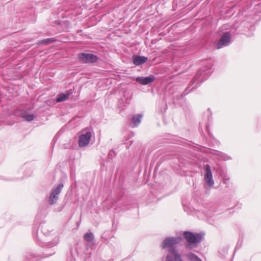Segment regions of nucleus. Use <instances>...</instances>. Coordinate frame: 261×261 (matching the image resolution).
Here are the masks:
<instances>
[{"instance_id": "obj_1", "label": "nucleus", "mask_w": 261, "mask_h": 261, "mask_svg": "<svg viewBox=\"0 0 261 261\" xmlns=\"http://www.w3.org/2000/svg\"><path fill=\"white\" fill-rule=\"evenodd\" d=\"M202 67L199 70L193 77L191 82L189 84L184 92L181 94V97H184L189 93L188 90L191 88L190 91L197 89L200 84L206 80L212 73L211 69L213 66V61L207 59L202 61Z\"/></svg>"}, {"instance_id": "obj_2", "label": "nucleus", "mask_w": 261, "mask_h": 261, "mask_svg": "<svg viewBox=\"0 0 261 261\" xmlns=\"http://www.w3.org/2000/svg\"><path fill=\"white\" fill-rule=\"evenodd\" d=\"M182 240L180 237H167L161 245L162 249H168L169 252L172 254L171 257H173L174 261H184L176 248V245L180 243Z\"/></svg>"}, {"instance_id": "obj_3", "label": "nucleus", "mask_w": 261, "mask_h": 261, "mask_svg": "<svg viewBox=\"0 0 261 261\" xmlns=\"http://www.w3.org/2000/svg\"><path fill=\"white\" fill-rule=\"evenodd\" d=\"M183 236L187 242L185 247L188 249H192L195 247L194 244H197L202 240V236L200 233H194L190 231H185L183 232Z\"/></svg>"}, {"instance_id": "obj_4", "label": "nucleus", "mask_w": 261, "mask_h": 261, "mask_svg": "<svg viewBox=\"0 0 261 261\" xmlns=\"http://www.w3.org/2000/svg\"><path fill=\"white\" fill-rule=\"evenodd\" d=\"M87 251H88V249L85 245L82 244H77L74 249L73 248L70 249V255L68 258L67 261H75V255L76 254L82 258L83 257V261H86L87 256L85 255L87 254Z\"/></svg>"}, {"instance_id": "obj_5", "label": "nucleus", "mask_w": 261, "mask_h": 261, "mask_svg": "<svg viewBox=\"0 0 261 261\" xmlns=\"http://www.w3.org/2000/svg\"><path fill=\"white\" fill-rule=\"evenodd\" d=\"M63 187V184L60 183L51 189L48 198V202L50 205H54L57 202Z\"/></svg>"}, {"instance_id": "obj_6", "label": "nucleus", "mask_w": 261, "mask_h": 261, "mask_svg": "<svg viewBox=\"0 0 261 261\" xmlns=\"http://www.w3.org/2000/svg\"><path fill=\"white\" fill-rule=\"evenodd\" d=\"M79 61L84 64H94L98 60V57L93 54L81 53L77 56Z\"/></svg>"}, {"instance_id": "obj_7", "label": "nucleus", "mask_w": 261, "mask_h": 261, "mask_svg": "<svg viewBox=\"0 0 261 261\" xmlns=\"http://www.w3.org/2000/svg\"><path fill=\"white\" fill-rule=\"evenodd\" d=\"M55 253L54 249H50L49 253L44 252L43 255L31 252L27 254L24 261H40L43 257H49Z\"/></svg>"}, {"instance_id": "obj_8", "label": "nucleus", "mask_w": 261, "mask_h": 261, "mask_svg": "<svg viewBox=\"0 0 261 261\" xmlns=\"http://www.w3.org/2000/svg\"><path fill=\"white\" fill-rule=\"evenodd\" d=\"M33 234L36 238V240L38 241V243H40V245H41L43 247H46V248L51 249V248L56 246L60 242L59 236H56L50 242H44L43 239L41 238V236L39 237L38 232L35 233L34 231H33Z\"/></svg>"}, {"instance_id": "obj_9", "label": "nucleus", "mask_w": 261, "mask_h": 261, "mask_svg": "<svg viewBox=\"0 0 261 261\" xmlns=\"http://www.w3.org/2000/svg\"><path fill=\"white\" fill-rule=\"evenodd\" d=\"M231 42V35L230 32H225L221 36L220 39L216 44L217 49L228 46Z\"/></svg>"}, {"instance_id": "obj_10", "label": "nucleus", "mask_w": 261, "mask_h": 261, "mask_svg": "<svg viewBox=\"0 0 261 261\" xmlns=\"http://www.w3.org/2000/svg\"><path fill=\"white\" fill-rule=\"evenodd\" d=\"M205 171L204 181L210 186L212 187L214 184V181L213 179V174L210 165L206 164L204 166Z\"/></svg>"}, {"instance_id": "obj_11", "label": "nucleus", "mask_w": 261, "mask_h": 261, "mask_svg": "<svg viewBox=\"0 0 261 261\" xmlns=\"http://www.w3.org/2000/svg\"><path fill=\"white\" fill-rule=\"evenodd\" d=\"M91 137V134L89 130H86L84 134L81 135L78 141L80 147H84L89 143Z\"/></svg>"}, {"instance_id": "obj_12", "label": "nucleus", "mask_w": 261, "mask_h": 261, "mask_svg": "<svg viewBox=\"0 0 261 261\" xmlns=\"http://www.w3.org/2000/svg\"><path fill=\"white\" fill-rule=\"evenodd\" d=\"M155 79V76L153 74H150L147 77L138 76L136 77V81L141 85H146L154 81Z\"/></svg>"}, {"instance_id": "obj_13", "label": "nucleus", "mask_w": 261, "mask_h": 261, "mask_svg": "<svg viewBox=\"0 0 261 261\" xmlns=\"http://www.w3.org/2000/svg\"><path fill=\"white\" fill-rule=\"evenodd\" d=\"M142 117L143 115L141 114L133 115L129 126L132 128L137 127L140 124Z\"/></svg>"}, {"instance_id": "obj_14", "label": "nucleus", "mask_w": 261, "mask_h": 261, "mask_svg": "<svg viewBox=\"0 0 261 261\" xmlns=\"http://www.w3.org/2000/svg\"><path fill=\"white\" fill-rule=\"evenodd\" d=\"M148 58L144 56H134L133 57V62L136 66L141 65L146 63Z\"/></svg>"}, {"instance_id": "obj_15", "label": "nucleus", "mask_w": 261, "mask_h": 261, "mask_svg": "<svg viewBox=\"0 0 261 261\" xmlns=\"http://www.w3.org/2000/svg\"><path fill=\"white\" fill-rule=\"evenodd\" d=\"M72 94L71 90L67 91L65 93H59L56 97V101L57 102H61L67 100L69 96Z\"/></svg>"}, {"instance_id": "obj_16", "label": "nucleus", "mask_w": 261, "mask_h": 261, "mask_svg": "<svg viewBox=\"0 0 261 261\" xmlns=\"http://www.w3.org/2000/svg\"><path fill=\"white\" fill-rule=\"evenodd\" d=\"M20 116L27 121L30 122L33 120L35 117L32 114H29L26 111L22 110L20 112Z\"/></svg>"}, {"instance_id": "obj_17", "label": "nucleus", "mask_w": 261, "mask_h": 261, "mask_svg": "<svg viewBox=\"0 0 261 261\" xmlns=\"http://www.w3.org/2000/svg\"><path fill=\"white\" fill-rule=\"evenodd\" d=\"M216 155L219 160L228 161L232 159L229 155L218 151H216Z\"/></svg>"}, {"instance_id": "obj_18", "label": "nucleus", "mask_w": 261, "mask_h": 261, "mask_svg": "<svg viewBox=\"0 0 261 261\" xmlns=\"http://www.w3.org/2000/svg\"><path fill=\"white\" fill-rule=\"evenodd\" d=\"M187 257L190 261H202L198 256L192 252L188 253Z\"/></svg>"}, {"instance_id": "obj_19", "label": "nucleus", "mask_w": 261, "mask_h": 261, "mask_svg": "<svg viewBox=\"0 0 261 261\" xmlns=\"http://www.w3.org/2000/svg\"><path fill=\"white\" fill-rule=\"evenodd\" d=\"M84 239L86 242L91 243L94 240V236L91 232H86L84 236Z\"/></svg>"}, {"instance_id": "obj_20", "label": "nucleus", "mask_w": 261, "mask_h": 261, "mask_svg": "<svg viewBox=\"0 0 261 261\" xmlns=\"http://www.w3.org/2000/svg\"><path fill=\"white\" fill-rule=\"evenodd\" d=\"M56 41V39L54 38H47L45 39H42L39 41L38 43L40 44H44L45 45H48Z\"/></svg>"}, {"instance_id": "obj_21", "label": "nucleus", "mask_w": 261, "mask_h": 261, "mask_svg": "<svg viewBox=\"0 0 261 261\" xmlns=\"http://www.w3.org/2000/svg\"><path fill=\"white\" fill-rule=\"evenodd\" d=\"M41 227V233L45 236H47L50 233V231H48L46 229V226L44 225H41L40 226Z\"/></svg>"}, {"instance_id": "obj_22", "label": "nucleus", "mask_w": 261, "mask_h": 261, "mask_svg": "<svg viewBox=\"0 0 261 261\" xmlns=\"http://www.w3.org/2000/svg\"><path fill=\"white\" fill-rule=\"evenodd\" d=\"M173 258L169 254L167 255L166 256V261H173Z\"/></svg>"}, {"instance_id": "obj_23", "label": "nucleus", "mask_w": 261, "mask_h": 261, "mask_svg": "<svg viewBox=\"0 0 261 261\" xmlns=\"http://www.w3.org/2000/svg\"><path fill=\"white\" fill-rule=\"evenodd\" d=\"M113 152V150H112L111 152H110L108 154V158L109 159L112 158V152Z\"/></svg>"}]
</instances>
